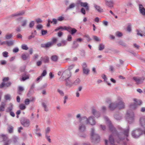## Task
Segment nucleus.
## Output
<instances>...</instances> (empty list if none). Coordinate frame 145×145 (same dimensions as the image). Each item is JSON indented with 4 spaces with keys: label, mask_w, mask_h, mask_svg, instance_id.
Returning a JSON list of instances; mask_svg holds the SVG:
<instances>
[{
    "label": "nucleus",
    "mask_w": 145,
    "mask_h": 145,
    "mask_svg": "<svg viewBox=\"0 0 145 145\" xmlns=\"http://www.w3.org/2000/svg\"><path fill=\"white\" fill-rule=\"evenodd\" d=\"M104 118L106 124L108 126L109 130L112 133V134L110 135L109 137L110 145H116L114 144V137L117 136L118 138L119 141L123 139L124 138L121 137V133L120 135V134L118 133L115 128L113 126L111 121L106 116H105Z\"/></svg>",
    "instance_id": "f257e3e1"
},
{
    "label": "nucleus",
    "mask_w": 145,
    "mask_h": 145,
    "mask_svg": "<svg viewBox=\"0 0 145 145\" xmlns=\"http://www.w3.org/2000/svg\"><path fill=\"white\" fill-rule=\"evenodd\" d=\"M76 118L80 122H85L86 124L89 123L91 125H94L95 124L94 117L93 116H91L88 118L85 116L81 117L80 114H79L76 115Z\"/></svg>",
    "instance_id": "f03ea898"
},
{
    "label": "nucleus",
    "mask_w": 145,
    "mask_h": 145,
    "mask_svg": "<svg viewBox=\"0 0 145 145\" xmlns=\"http://www.w3.org/2000/svg\"><path fill=\"white\" fill-rule=\"evenodd\" d=\"M94 131L95 129L92 128L91 131V138L92 142L95 143H97L100 141V137L98 134L95 133Z\"/></svg>",
    "instance_id": "7ed1b4c3"
},
{
    "label": "nucleus",
    "mask_w": 145,
    "mask_h": 145,
    "mask_svg": "<svg viewBox=\"0 0 145 145\" xmlns=\"http://www.w3.org/2000/svg\"><path fill=\"white\" fill-rule=\"evenodd\" d=\"M126 117L127 120L129 123H131L134 121V113L130 110H129L127 111Z\"/></svg>",
    "instance_id": "20e7f679"
},
{
    "label": "nucleus",
    "mask_w": 145,
    "mask_h": 145,
    "mask_svg": "<svg viewBox=\"0 0 145 145\" xmlns=\"http://www.w3.org/2000/svg\"><path fill=\"white\" fill-rule=\"evenodd\" d=\"M144 132L145 135V129L143 131L140 129H138L135 130L133 131L132 132V136L133 137L135 138H138Z\"/></svg>",
    "instance_id": "39448f33"
},
{
    "label": "nucleus",
    "mask_w": 145,
    "mask_h": 145,
    "mask_svg": "<svg viewBox=\"0 0 145 145\" xmlns=\"http://www.w3.org/2000/svg\"><path fill=\"white\" fill-rule=\"evenodd\" d=\"M76 6L77 7L80 6L81 7H84L86 11H88L89 10V7L88 3L87 2H82L81 0H78L76 3Z\"/></svg>",
    "instance_id": "423d86ee"
},
{
    "label": "nucleus",
    "mask_w": 145,
    "mask_h": 145,
    "mask_svg": "<svg viewBox=\"0 0 145 145\" xmlns=\"http://www.w3.org/2000/svg\"><path fill=\"white\" fill-rule=\"evenodd\" d=\"M117 107H118L119 109L124 108L125 106L124 103L123 102L122 99L120 97H118L117 101L115 102Z\"/></svg>",
    "instance_id": "0eeeda50"
},
{
    "label": "nucleus",
    "mask_w": 145,
    "mask_h": 145,
    "mask_svg": "<svg viewBox=\"0 0 145 145\" xmlns=\"http://www.w3.org/2000/svg\"><path fill=\"white\" fill-rule=\"evenodd\" d=\"M145 79L144 76H135L133 78V80L136 83V84H142Z\"/></svg>",
    "instance_id": "6e6552de"
},
{
    "label": "nucleus",
    "mask_w": 145,
    "mask_h": 145,
    "mask_svg": "<svg viewBox=\"0 0 145 145\" xmlns=\"http://www.w3.org/2000/svg\"><path fill=\"white\" fill-rule=\"evenodd\" d=\"M83 40L82 39L80 38L76 39L73 42V45L72 47V48L73 49H74L77 48L79 46V44L77 42H81L83 41Z\"/></svg>",
    "instance_id": "1a4fd4ad"
},
{
    "label": "nucleus",
    "mask_w": 145,
    "mask_h": 145,
    "mask_svg": "<svg viewBox=\"0 0 145 145\" xmlns=\"http://www.w3.org/2000/svg\"><path fill=\"white\" fill-rule=\"evenodd\" d=\"M83 73L86 75L89 74L90 70L87 67V65L86 63H84L82 65Z\"/></svg>",
    "instance_id": "9d476101"
},
{
    "label": "nucleus",
    "mask_w": 145,
    "mask_h": 145,
    "mask_svg": "<svg viewBox=\"0 0 145 145\" xmlns=\"http://www.w3.org/2000/svg\"><path fill=\"white\" fill-rule=\"evenodd\" d=\"M71 71L66 70L63 72L61 76V77L67 78L68 77H71Z\"/></svg>",
    "instance_id": "9b49d317"
},
{
    "label": "nucleus",
    "mask_w": 145,
    "mask_h": 145,
    "mask_svg": "<svg viewBox=\"0 0 145 145\" xmlns=\"http://www.w3.org/2000/svg\"><path fill=\"white\" fill-rule=\"evenodd\" d=\"M21 123L24 126L28 127L30 125V121L29 119L26 118H23L21 120Z\"/></svg>",
    "instance_id": "f8f14e48"
},
{
    "label": "nucleus",
    "mask_w": 145,
    "mask_h": 145,
    "mask_svg": "<svg viewBox=\"0 0 145 145\" xmlns=\"http://www.w3.org/2000/svg\"><path fill=\"white\" fill-rule=\"evenodd\" d=\"M72 79L70 77H68L65 79L66 82L65 84L66 86L71 87L73 85V82L72 81Z\"/></svg>",
    "instance_id": "ddd939ff"
},
{
    "label": "nucleus",
    "mask_w": 145,
    "mask_h": 145,
    "mask_svg": "<svg viewBox=\"0 0 145 145\" xmlns=\"http://www.w3.org/2000/svg\"><path fill=\"white\" fill-rule=\"evenodd\" d=\"M79 129L81 132L84 131L86 129V127L85 125V124L86 123V122H80L79 121Z\"/></svg>",
    "instance_id": "4468645a"
},
{
    "label": "nucleus",
    "mask_w": 145,
    "mask_h": 145,
    "mask_svg": "<svg viewBox=\"0 0 145 145\" xmlns=\"http://www.w3.org/2000/svg\"><path fill=\"white\" fill-rule=\"evenodd\" d=\"M93 5L95 10L100 13L103 12V9L99 5L96 4H94Z\"/></svg>",
    "instance_id": "2eb2a0df"
},
{
    "label": "nucleus",
    "mask_w": 145,
    "mask_h": 145,
    "mask_svg": "<svg viewBox=\"0 0 145 145\" xmlns=\"http://www.w3.org/2000/svg\"><path fill=\"white\" fill-rule=\"evenodd\" d=\"M106 5L110 7H112L113 6L114 1L113 0H105Z\"/></svg>",
    "instance_id": "dca6fc26"
},
{
    "label": "nucleus",
    "mask_w": 145,
    "mask_h": 145,
    "mask_svg": "<svg viewBox=\"0 0 145 145\" xmlns=\"http://www.w3.org/2000/svg\"><path fill=\"white\" fill-rule=\"evenodd\" d=\"M139 122L142 127L145 128V116L142 117L140 118Z\"/></svg>",
    "instance_id": "f3484780"
},
{
    "label": "nucleus",
    "mask_w": 145,
    "mask_h": 145,
    "mask_svg": "<svg viewBox=\"0 0 145 145\" xmlns=\"http://www.w3.org/2000/svg\"><path fill=\"white\" fill-rule=\"evenodd\" d=\"M29 74L26 72H24L22 75V77L20 79L21 81H24L29 78Z\"/></svg>",
    "instance_id": "a211bd4d"
},
{
    "label": "nucleus",
    "mask_w": 145,
    "mask_h": 145,
    "mask_svg": "<svg viewBox=\"0 0 145 145\" xmlns=\"http://www.w3.org/2000/svg\"><path fill=\"white\" fill-rule=\"evenodd\" d=\"M67 31L72 35L74 34L77 31V30L76 29L72 28L69 26H68Z\"/></svg>",
    "instance_id": "6ab92c4d"
},
{
    "label": "nucleus",
    "mask_w": 145,
    "mask_h": 145,
    "mask_svg": "<svg viewBox=\"0 0 145 145\" xmlns=\"http://www.w3.org/2000/svg\"><path fill=\"white\" fill-rule=\"evenodd\" d=\"M120 130L121 131L120 132H123V134H124V136L126 137H128L129 135V129L128 128L126 129H124L121 128H120Z\"/></svg>",
    "instance_id": "aec40b11"
},
{
    "label": "nucleus",
    "mask_w": 145,
    "mask_h": 145,
    "mask_svg": "<svg viewBox=\"0 0 145 145\" xmlns=\"http://www.w3.org/2000/svg\"><path fill=\"white\" fill-rule=\"evenodd\" d=\"M108 107L111 110H114L117 107L116 102L110 103Z\"/></svg>",
    "instance_id": "412c9836"
},
{
    "label": "nucleus",
    "mask_w": 145,
    "mask_h": 145,
    "mask_svg": "<svg viewBox=\"0 0 145 145\" xmlns=\"http://www.w3.org/2000/svg\"><path fill=\"white\" fill-rule=\"evenodd\" d=\"M25 13V11L24 10L20 11L19 12H17L12 14V16H18L22 15Z\"/></svg>",
    "instance_id": "4be33fe9"
},
{
    "label": "nucleus",
    "mask_w": 145,
    "mask_h": 145,
    "mask_svg": "<svg viewBox=\"0 0 145 145\" xmlns=\"http://www.w3.org/2000/svg\"><path fill=\"white\" fill-rule=\"evenodd\" d=\"M139 9L141 14L143 15H145V9L142 5H139Z\"/></svg>",
    "instance_id": "5701e85b"
},
{
    "label": "nucleus",
    "mask_w": 145,
    "mask_h": 145,
    "mask_svg": "<svg viewBox=\"0 0 145 145\" xmlns=\"http://www.w3.org/2000/svg\"><path fill=\"white\" fill-rule=\"evenodd\" d=\"M52 45V43L50 42L42 44L41 46L42 47L47 48L50 47Z\"/></svg>",
    "instance_id": "b1692460"
},
{
    "label": "nucleus",
    "mask_w": 145,
    "mask_h": 145,
    "mask_svg": "<svg viewBox=\"0 0 145 145\" xmlns=\"http://www.w3.org/2000/svg\"><path fill=\"white\" fill-rule=\"evenodd\" d=\"M67 28L68 27H66V26H64V27L60 26L59 27L57 28L56 29H55V31H57L59 30H61V31H63V30L67 31Z\"/></svg>",
    "instance_id": "393cba45"
},
{
    "label": "nucleus",
    "mask_w": 145,
    "mask_h": 145,
    "mask_svg": "<svg viewBox=\"0 0 145 145\" xmlns=\"http://www.w3.org/2000/svg\"><path fill=\"white\" fill-rule=\"evenodd\" d=\"M92 114L95 117L98 118L100 116L99 112L97 111L95 109H93L92 110Z\"/></svg>",
    "instance_id": "a878e982"
},
{
    "label": "nucleus",
    "mask_w": 145,
    "mask_h": 145,
    "mask_svg": "<svg viewBox=\"0 0 145 145\" xmlns=\"http://www.w3.org/2000/svg\"><path fill=\"white\" fill-rule=\"evenodd\" d=\"M30 56L28 54L23 53L21 55V58L23 60H25L29 58Z\"/></svg>",
    "instance_id": "bb28decb"
},
{
    "label": "nucleus",
    "mask_w": 145,
    "mask_h": 145,
    "mask_svg": "<svg viewBox=\"0 0 145 145\" xmlns=\"http://www.w3.org/2000/svg\"><path fill=\"white\" fill-rule=\"evenodd\" d=\"M137 107V105L135 103H131L129 105L130 109L133 110L136 109Z\"/></svg>",
    "instance_id": "cd10ccee"
},
{
    "label": "nucleus",
    "mask_w": 145,
    "mask_h": 145,
    "mask_svg": "<svg viewBox=\"0 0 145 145\" xmlns=\"http://www.w3.org/2000/svg\"><path fill=\"white\" fill-rule=\"evenodd\" d=\"M7 138V135L2 134L0 135V141L6 140Z\"/></svg>",
    "instance_id": "c85d7f7f"
},
{
    "label": "nucleus",
    "mask_w": 145,
    "mask_h": 145,
    "mask_svg": "<svg viewBox=\"0 0 145 145\" xmlns=\"http://www.w3.org/2000/svg\"><path fill=\"white\" fill-rule=\"evenodd\" d=\"M6 104L4 102H2L0 105V111L3 112L4 111Z\"/></svg>",
    "instance_id": "c756f323"
},
{
    "label": "nucleus",
    "mask_w": 145,
    "mask_h": 145,
    "mask_svg": "<svg viewBox=\"0 0 145 145\" xmlns=\"http://www.w3.org/2000/svg\"><path fill=\"white\" fill-rule=\"evenodd\" d=\"M24 90V88L21 86H19L18 87V93L19 95H21L22 92Z\"/></svg>",
    "instance_id": "7c9ffc66"
},
{
    "label": "nucleus",
    "mask_w": 145,
    "mask_h": 145,
    "mask_svg": "<svg viewBox=\"0 0 145 145\" xmlns=\"http://www.w3.org/2000/svg\"><path fill=\"white\" fill-rule=\"evenodd\" d=\"M81 82L80 79L79 78L76 79L73 82V85H77L80 84Z\"/></svg>",
    "instance_id": "2f4dec72"
},
{
    "label": "nucleus",
    "mask_w": 145,
    "mask_h": 145,
    "mask_svg": "<svg viewBox=\"0 0 145 145\" xmlns=\"http://www.w3.org/2000/svg\"><path fill=\"white\" fill-rule=\"evenodd\" d=\"M13 108V105L12 104H10L9 105V106L7 108L6 112H9L12 111Z\"/></svg>",
    "instance_id": "473e14b6"
},
{
    "label": "nucleus",
    "mask_w": 145,
    "mask_h": 145,
    "mask_svg": "<svg viewBox=\"0 0 145 145\" xmlns=\"http://www.w3.org/2000/svg\"><path fill=\"white\" fill-rule=\"evenodd\" d=\"M42 106L44 108V111L46 112H47L48 111V109L46 103L44 102H42Z\"/></svg>",
    "instance_id": "72a5a7b5"
},
{
    "label": "nucleus",
    "mask_w": 145,
    "mask_h": 145,
    "mask_svg": "<svg viewBox=\"0 0 145 145\" xmlns=\"http://www.w3.org/2000/svg\"><path fill=\"white\" fill-rule=\"evenodd\" d=\"M41 60H42L45 63H48L49 62V58L47 56H45L44 57H41Z\"/></svg>",
    "instance_id": "f704fd0d"
},
{
    "label": "nucleus",
    "mask_w": 145,
    "mask_h": 145,
    "mask_svg": "<svg viewBox=\"0 0 145 145\" xmlns=\"http://www.w3.org/2000/svg\"><path fill=\"white\" fill-rule=\"evenodd\" d=\"M14 43V40L7 41V45L8 46H11L13 45Z\"/></svg>",
    "instance_id": "c9c22d12"
},
{
    "label": "nucleus",
    "mask_w": 145,
    "mask_h": 145,
    "mask_svg": "<svg viewBox=\"0 0 145 145\" xmlns=\"http://www.w3.org/2000/svg\"><path fill=\"white\" fill-rule=\"evenodd\" d=\"M133 100L134 102H135V103H136L137 106V105H140L142 104V101L140 100H138L136 99H133Z\"/></svg>",
    "instance_id": "e433bc0d"
},
{
    "label": "nucleus",
    "mask_w": 145,
    "mask_h": 145,
    "mask_svg": "<svg viewBox=\"0 0 145 145\" xmlns=\"http://www.w3.org/2000/svg\"><path fill=\"white\" fill-rule=\"evenodd\" d=\"M51 59L52 61L56 62V61L58 59V57L56 55H53L51 56Z\"/></svg>",
    "instance_id": "4c0bfd02"
},
{
    "label": "nucleus",
    "mask_w": 145,
    "mask_h": 145,
    "mask_svg": "<svg viewBox=\"0 0 145 145\" xmlns=\"http://www.w3.org/2000/svg\"><path fill=\"white\" fill-rule=\"evenodd\" d=\"M19 108L21 110H23L25 109L26 107L25 105L23 104H21L19 105Z\"/></svg>",
    "instance_id": "58836bf2"
},
{
    "label": "nucleus",
    "mask_w": 145,
    "mask_h": 145,
    "mask_svg": "<svg viewBox=\"0 0 145 145\" xmlns=\"http://www.w3.org/2000/svg\"><path fill=\"white\" fill-rule=\"evenodd\" d=\"M13 127L12 126L9 125L8 128L9 133H12L13 131Z\"/></svg>",
    "instance_id": "ea45409f"
},
{
    "label": "nucleus",
    "mask_w": 145,
    "mask_h": 145,
    "mask_svg": "<svg viewBox=\"0 0 145 145\" xmlns=\"http://www.w3.org/2000/svg\"><path fill=\"white\" fill-rule=\"evenodd\" d=\"M57 91L61 96H63L64 95V93L62 90L58 89Z\"/></svg>",
    "instance_id": "a19ab883"
},
{
    "label": "nucleus",
    "mask_w": 145,
    "mask_h": 145,
    "mask_svg": "<svg viewBox=\"0 0 145 145\" xmlns=\"http://www.w3.org/2000/svg\"><path fill=\"white\" fill-rule=\"evenodd\" d=\"M22 49L24 50H27L28 49L27 46L25 44H23L21 46Z\"/></svg>",
    "instance_id": "79ce46f5"
},
{
    "label": "nucleus",
    "mask_w": 145,
    "mask_h": 145,
    "mask_svg": "<svg viewBox=\"0 0 145 145\" xmlns=\"http://www.w3.org/2000/svg\"><path fill=\"white\" fill-rule=\"evenodd\" d=\"M12 36L11 34H8L5 36V37L6 39H10Z\"/></svg>",
    "instance_id": "37998d69"
},
{
    "label": "nucleus",
    "mask_w": 145,
    "mask_h": 145,
    "mask_svg": "<svg viewBox=\"0 0 145 145\" xmlns=\"http://www.w3.org/2000/svg\"><path fill=\"white\" fill-rule=\"evenodd\" d=\"M105 47L104 45L103 44H100L99 46V50H103Z\"/></svg>",
    "instance_id": "c03bdc74"
},
{
    "label": "nucleus",
    "mask_w": 145,
    "mask_h": 145,
    "mask_svg": "<svg viewBox=\"0 0 145 145\" xmlns=\"http://www.w3.org/2000/svg\"><path fill=\"white\" fill-rule=\"evenodd\" d=\"M50 131V129L49 127H47L45 130V135H48Z\"/></svg>",
    "instance_id": "a18cd8bd"
},
{
    "label": "nucleus",
    "mask_w": 145,
    "mask_h": 145,
    "mask_svg": "<svg viewBox=\"0 0 145 145\" xmlns=\"http://www.w3.org/2000/svg\"><path fill=\"white\" fill-rule=\"evenodd\" d=\"M75 6V5L74 3L71 4L69 7L67 8V10H68L69 9L72 8L74 7Z\"/></svg>",
    "instance_id": "49530a36"
},
{
    "label": "nucleus",
    "mask_w": 145,
    "mask_h": 145,
    "mask_svg": "<svg viewBox=\"0 0 145 145\" xmlns=\"http://www.w3.org/2000/svg\"><path fill=\"white\" fill-rule=\"evenodd\" d=\"M30 102V100L28 99H25L24 101V103L25 105H27L29 104Z\"/></svg>",
    "instance_id": "de8ad7c7"
},
{
    "label": "nucleus",
    "mask_w": 145,
    "mask_h": 145,
    "mask_svg": "<svg viewBox=\"0 0 145 145\" xmlns=\"http://www.w3.org/2000/svg\"><path fill=\"white\" fill-rule=\"evenodd\" d=\"M115 118L117 120H119L121 119V117L119 115H116L114 116Z\"/></svg>",
    "instance_id": "09e8293b"
},
{
    "label": "nucleus",
    "mask_w": 145,
    "mask_h": 145,
    "mask_svg": "<svg viewBox=\"0 0 145 145\" xmlns=\"http://www.w3.org/2000/svg\"><path fill=\"white\" fill-rule=\"evenodd\" d=\"M35 24L34 22L33 21H31L29 24V26L30 28H32L34 26Z\"/></svg>",
    "instance_id": "8fccbe9b"
},
{
    "label": "nucleus",
    "mask_w": 145,
    "mask_h": 145,
    "mask_svg": "<svg viewBox=\"0 0 145 145\" xmlns=\"http://www.w3.org/2000/svg\"><path fill=\"white\" fill-rule=\"evenodd\" d=\"M12 140L14 143H16L17 142L18 138L15 136H14L12 137Z\"/></svg>",
    "instance_id": "3c124183"
},
{
    "label": "nucleus",
    "mask_w": 145,
    "mask_h": 145,
    "mask_svg": "<svg viewBox=\"0 0 145 145\" xmlns=\"http://www.w3.org/2000/svg\"><path fill=\"white\" fill-rule=\"evenodd\" d=\"M4 57H7L8 56V53L6 51L2 53Z\"/></svg>",
    "instance_id": "603ef678"
},
{
    "label": "nucleus",
    "mask_w": 145,
    "mask_h": 145,
    "mask_svg": "<svg viewBox=\"0 0 145 145\" xmlns=\"http://www.w3.org/2000/svg\"><path fill=\"white\" fill-rule=\"evenodd\" d=\"M84 37L86 38L87 41L88 42L89 41L91 40V38L88 35H85L84 36Z\"/></svg>",
    "instance_id": "864d4df0"
},
{
    "label": "nucleus",
    "mask_w": 145,
    "mask_h": 145,
    "mask_svg": "<svg viewBox=\"0 0 145 145\" xmlns=\"http://www.w3.org/2000/svg\"><path fill=\"white\" fill-rule=\"evenodd\" d=\"M27 20H24L22 22V26L23 27L25 26L26 25L27 23Z\"/></svg>",
    "instance_id": "5fc2aeb1"
},
{
    "label": "nucleus",
    "mask_w": 145,
    "mask_h": 145,
    "mask_svg": "<svg viewBox=\"0 0 145 145\" xmlns=\"http://www.w3.org/2000/svg\"><path fill=\"white\" fill-rule=\"evenodd\" d=\"M62 44V46H64L66 45L67 44V42L66 40H62L61 41Z\"/></svg>",
    "instance_id": "6e6d98bb"
},
{
    "label": "nucleus",
    "mask_w": 145,
    "mask_h": 145,
    "mask_svg": "<svg viewBox=\"0 0 145 145\" xmlns=\"http://www.w3.org/2000/svg\"><path fill=\"white\" fill-rule=\"evenodd\" d=\"M136 32H137V34L138 35H140L141 37H142L144 35L142 34L140 32V31L138 29L136 30Z\"/></svg>",
    "instance_id": "4d7b16f0"
},
{
    "label": "nucleus",
    "mask_w": 145,
    "mask_h": 145,
    "mask_svg": "<svg viewBox=\"0 0 145 145\" xmlns=\"http://www.w3.org/2000/svg\"><path fill=\"white\" fill-rule=\"evenodd\" d=\"M47 74V72L46 70H44L43 71L42 73L41 74V76H42H42H45Z\"/></svg>",
    "instance_id": "13d9d810"
},
{
    "label": "nucleus",
    "mask_w": 145,
    "mask_h": 145,
    "mask_svg": "<svg viewBox=\"0 0 145 145\" xmlns=\"http://www.w3.org/2000/svg\"><path fill=\"white\" fill-rule=\"evenodd\" d=\"M42 76H40L39 77H38L36 79V81L38 83L39 82V81L42 80Z\"/></svg>",
    "instance_id": "bf43d9fd"
},
{
    "label": "nucleus",
    "mask_w": 145,
    "mask_h": 145,
    "mask_svg": "<svg viewBox=\"0 0 145 145\" xmlns=\"http://www.w3.org/2000/svg\"><path fill=\"white\" fill-rule=\"evenodd\" d=\"M127 31L129 32H130L131 30V25H128L127 28Z\"/></svg>",
    "instance_id": "052dcab7"
},
{
    "label": "nucleus",
    "mask_w": 145,
    "mask_h": 145,
    "mask_svg": "<svg viewBox=\"0 0 145 145\" xmlns=\"http://www.w3.org/2000/svg\"><path fill=\"white\" fill-rule=\"evenodd\" d=\"M5 97L6 100H10V95L9 94H7L5 95Z\"/></svg>",
    "instance_id": "680f3d73"
},
{
    "label": "nucleus",
    "mask_w": 145,
    "mask_h": 145,
    "mask_svg": "<svg viewBox=\"0 0 145 145\" xmlns=\"http://www.w3.org/2000/svg\"><path fill=\"white\" fill-rule=\"evenodd\" d=\"M43 26L41 24H38L37 25L36 28L38 29H40L42 28Z\"/></svg>",
    "instance_id": "e2e57ef3"
},
{
    "label": "nucleus",
    "mask_w": 145,
    "mask_h": 145,
    "mask_svg": "<svg viewBox=\"0 0 145 145\" xmlns=\"http://www.w3.org/2000/svg\"><path fill=\"white\" fill-rule=\"evenodd\" d=\"M35 37V35L33 34V33L32 32L31 33V35L28 37V39H29L30 40L32 38H33Z\"/></svg>",
    "instance_id": "0e129e2a"
},
{
    "label": "nucleus",
    "mask_w": 145,
    "mask_h": 145,
    "mask_svg": "<svg viewBox=\"0 0 145 145\" xmlns=\"http://www.w3.org/2000/svg\"><path fill=\"white\" fill-rule=\"evenodd\" d=\"M64 19V17L62 16H60L58 18L57 20L59 21H63Z\"/></svg>",
    "instance_id": "69168bd1"
},
{
    "label": "nucleus",
    "mask_w": 145,
    "mask_h": 145,
    "mask_svg": "<svg viewBox=\"0 0 145 145\" xmlns=\"http://www.w3.org/2000/svg\"><path fill=\"white\" fill-rule=\"evenodd\" d=\"M81 12L84 14H86V11L85 9L84 8H82L81 9Z\"/></svg>",
    "instance_id": "338daca9"
},
{
    "label": "nucleus",
    "mask_w": 145,
    "mask_h": 145,
    "mask_svg": "<svg viewBox=\"0 0 145 145\" xmlns=\"http://www.w3.org/2000/svg\"><path fill=\"white\" fill-rule=\"evenodd\" d=\"M116 35L118 37H120L122 35V34L119 31H117L116 32Z\"/></svg>",
    "instance_id": "774afa93"
}]
</instances>
